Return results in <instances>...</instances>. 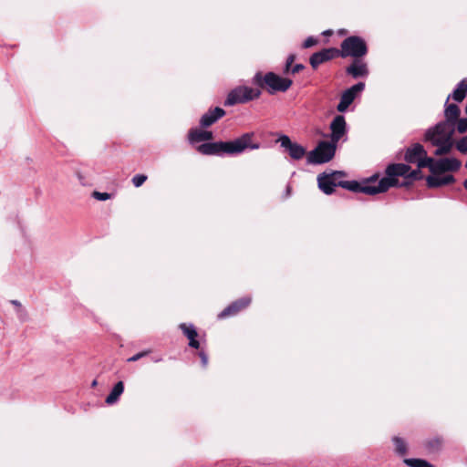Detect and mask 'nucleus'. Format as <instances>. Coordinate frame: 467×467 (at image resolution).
I'll return each instance as SVG.
<instances>
[{"mask_svg": "<svg viewBox=\"0 0 467 467\" xmlns=\"http://www.w3.org/2000/svg\"><path fill=\"white\" fill-rule=\"evenodd\" d=\"M254 138V132H244L232 140L204 142L197 147V150L203 155L236 156L247 150H259L261 143Z\"/></svg>", "mask_w": 467, "mask_h": 467, "instance_id": "f257e3e1", "label": "nucleus"}, {"mask_svg": "<svg viewBox=\"0 0 467 467\" xmlns=\"http://www.w3.org/2000/svg\"><path fill=\"white\" fill-rule=\"evenodd\" d=\"M252 84L259 88H266L270 95L276 92H285L293 85V80L288 78H284L278 74L269 71L263 75L261 71L254 74L252 78Z\"/></svg>", "mask_w": 467, "mask_h": 467, "instance_id": "f03ea898", "label": "nucleus"}, {"mask_svg": "<svg viewBox=\"0 0 467 467\" xmlns=\"http://www.w3.org/2000/svg\"><path fill=\"white\" fill-rule=\"evenodd\" d=\"M410 170V167L405 163L389 164L385 171L386 176L382 177L378 182L380 193L387 192L391 187H398L399 180L397 177L400 176L405 179Z\"/></svg>", "mask_w": 467, "mask_h": 467, "instance_id": "7ed1b4c3", "label": "nucleus"}, {"mask_svg": "<svg viewBox=\"0 0 467 467\" xmlns=\"http://www.w3.org/2000/svg\"><path fill=\"white\" fill-rule=\"evenodd\" d=\"M368 53V46L364 38L358 36L346 37L340 45L339 56L360 58Z\"/></svg>", "mask_w": 467, "mask_h": 467, "instance_id": "20e7f679", "label": "nucleus"}, {"mask_svg": "<svg viewBox=\"0 0 467 467\" xmlns=\"http://www.w3.org/2000/svg\"><path fill=\"white\" fill-rule=\"evenodd\" d=\"M262 92L259 88H253L247 86H238L233 88L227 95L223 105L232 107L236 104H244L258 99Z\"/></svg>", "mask_w": 467, "mask_h": 467, "instance_id": "39448f33", "label": "nucleus"}, {"mask_svg": "<svg viewBox=\"0 0 467 467\" xmlns=\"http://www.w3.org/2000/svg\"><path fill=\"white\" fill-rule=\"evenodd\" d=\"M337 145L332 141L320 140L316 148L308 152L307 163L323 164L330 161L336 154Z\"/></svg>", "mask_w": 467, "mask_h": 467, "instance_id": "423d86ee", "label": "nucleus"}, {"mask_svg": "<svg viewBox=\"0 0 467 467\" xmlns=\"http://www.w3.org/2000/svg\"><path fill=\"white\" fill-rule=\"evenodd\" d=\"M365 89L364 82H358L350 88L344 90L341 94L340 100L337 105V110L340 113L346 112L349 106L354 102L356 98Z\"/></svg>", "mask_w": 467, "mask_h": 467, "instance_id": "0eeeda50", "label": "nucleus"}, {"mask_svg": "<svg viewBox=\"0 0 467 467\" xmlns=\"http://www.w3.org/2000/svg\"><path fill=\"white\" fill-rule=\"evenodd\" d=\"M346 176L345 171H333L329 173L322 172L317 176L318 188L327 195H330L335 192L337 186H338L337 181V177Z\"/></svg>", "mask_w": 467, "mask_h": 467, "instance_id": "6e6552de", "label": "nucleus"}, {"mask_svg": "<svg viewBox=\"0 0 467 467\" xmlns=\"http://www.w3.org/2000/svg\"><path fill=\"white\" fill-rule=\"evenodd\" d=\"M338 186L348 190L352 192H362L368 195H375L380 193L379 189L375 185H364L363 182L360 183L358 181H338Z\"/></svg>", "mask_w": 467, "mask_h": 467, "instance_id": "1a4fd4ad", "label": "nucleus"}, {"mask_svg": "<svg viewBox=\"0 0 467 467\" xmlns=\"http://www.w3.org/2000/svg\"><path fill=\"white\" fill-rule=\"evenodd\" d=\"M277 142L288 151L289 156L294 160H301L306 154V149L302 145L293 142L287 135H280Z\"/></svg>", "mask_w": 467, "mask_h": 467, "instance_id": "9d476101", "label": "nucleus"}, {"mask_svg": "<svg viewBox=\"0 0 467 467\" xmlns=\"http://www.w3.org/2000/svg\"><path fill=\"white\" fill-rule=\"evenodd\" d=\"M461 161L456 158H441L434 161L431 168V173L439 174L446 171H456L461 168Z\"/></svg>", "mask_w": 467, "mask_h": 467, "instance_id": "9b49d317", "label": "nucleus"}, {"mask_svg": "<svg viewBox=\"0 0 467 467\" xmlns=\"http://www.w3.org/2000/svg\"><path fill=\"white\" fill-rule=\"evenodd\" d=\"M337 56H339L338 49L335 47L323 48L310 56L309 63L314 69H317L321 64L327 62Z\"/></svg>", "mask_w": 467, "mask_h": 467, "instance_id": "f8f14e48", "label": "nucleus"}, {"mask_svg": "<svg viewBox=\"0 0 467 467\" xmlns=\"http://www.w3.org/2000/svg\"><path fill=\"white\" fill-rule=\"evenodd\" d=\"M330 141L337 144L340 139L347 133V122L343 115H337L330 123Z\"/></svg>", "mask_w": 467, "mask_h": 467, "instance_id": "ddd939ff", "label": "nucleus"}, {"mask_svg": "<svg viewBox=\"0 0 467 467\" xmlns=\"http://www.w3.org/2000/svg\"><path fill=\"white\" fill-rule=\"evenodd\" d=\"M251 301L252 299L250 296H244L232 302L221 313L218 314V318L223 319L228 317L235 316L241 310L246 308L251 304Z\"/></svg>", "mask_w": 467, "mask_h": 467, "instance_id": "4468645a", "label": "nucleus"}, {"mask_svg": "<svg viewBox=\"0 0 467 467\" xmlns=\"http://www.w3.org/2000/svg\"><path fill=\"white\" fill-rule=\"evenodd\" d=\"M453 134L454 128H451L450 130V133H448L445 138H438L430 141L433 146L437 147L434 151L436 156H441L450 153L453 146Z\"/></svg>", "mask_w": 467, "mask_h": 467, "instance_id": "2eb2a0df", "label": "nucleus"}, {"mask_svg": "<svg viewBox=\"0 0 467 467\" xmlns=\"http://www.w3.org/2000/svg\"><path fill=\"white\" fill-rule=\"evenodd\" d=\"M451 128H454V126H451L445 120L440 121L426 130L424 135L425 140L431 141L438 138H445L450 133Z\"/></svg>", "mask_w": 467, "mask_h": 467, "instance_id": "dca6fc26", "label": "nucleus"}, {"mask_svg": "<svg viewBox=\"0 0 467 467\" xmlns=\"http://www.w3.org/2000/svg\"><path fill=\"white\" fill-rule=\"evenodd\" d=\"M346 73L353 78H367L369 70L367 63L359 58H354L352 63L346 67Z\"/></svg>", "mask_w": 467, "mask_h": 467, "instance_id": "f3484780", "label": "nucleus"}, {"mask_svg": "<svg viewBox=\"0 0 467 467\" xmlns=\"http://www.w3.org/2000/svg\"><path fill=\"white\" fill-rule=\"evenodd\" d=\"M226 114L225 110L221 107L210 109L200 119V126L202 128H209Z\"/></svg>", "mask_w": 467, "mask_h": 467, "instance_id": "a211bd4d", "label": "nucleus"}, {"mask_svg": "<svg viewBox=\"0 0 467 467\" xmlns=\"http://www.w3.org/2000/svg\"><path fill=\"white\" fill-rule=\"evenodd\" d=\"M444 108L445 121L451 124V126H454L461 114L459 106L455 103H449V100L446 99Z\"/></svg>", "mask_w": 467, "mask_h": 467, "instance_id": "6ab92c4d", "label": "nucleus"}, {"mask_svg": "<svg viewBox=\"0 0 467 467\" xmlns=\"http://www.w3.org/2000/svg\"><path fill=\"white\" fill-rule=\"evenodd\" d=\"M425 155H427V151L424 147L420 143H415L407 149L404 159L409 163H416L420 157Z\"/></svg>", "mask_w": 467, "mask_h": 467, "instance_id": "aec40b11", "label": "nucleus"}, {"mask_svg": "<svg viewBox=\"0 0 467 467\" xmlns=\"http://www.w3.org/2000/svg\"><path fill=\"white\" fill-rule=\"evenodd\" d=\"M455 182V178L451 174H448L442 177L437 176L436 174L429 175L426 178L427 186L429 188H439L444 185L451 184Z\"/></svg>", "mask_w": 467, "mask_h": 467, "instance_id": "412c9836", "label": "nucleus"}, {"mask_svg": "<svg viewBox=\"0 0 467 467\" xmlns=\"http://www.w3.org/2000/svg\"><path fill=\"white\" fill-rule=\"evenodd\" d=\"M467 96V79H462L453 89V91L447 97L446 99H452L455 102L461 103Z\"/></svg>", "mask_w": 467, "mask_h": 467, "instance_id": "4be33fe9", "label": "nucleus"}, {"mask_svg": "<svg viewBox=\"0 0 467 467\" xmlns=\"http://www.w3.org/2000/svg\"><path fill=\"white\" fill-rule=\"evenodd\" d=\"M213 139V132L199 129H191L188 133L190 143L194 144L201 141H207Z\"/></svg>", "mask_w": 467, "mask_h": 467, "instance_id": "5701e85b", "label": "nucleus"}, {"mask_svg": "<svg viewBox=\"0 0 467 467\" xmlns=\"http://www.w3.org/2000/svg\"><path fill=\"white\" fill-rule=\"evenodd\" d=\"M443 446V439L441 436H435L425 441L424 447L429 453H439Z\"/></svg>", "mask_w": 467, "mask_h": 467, "instance_id": "b1692460", "label": "nucleus"}, {"mask_svg": "<svg viewBox=\"0 0 467 467\" xmlns=\"http://www.w3.org/2000/svg\"><path fill=\"white\" fill-rule=\"evenodd\" d=\"M124 391V383L122 381H118L110 390L109 394L107 396L105 402L108 405H113L115 404L121 394Z\"/></svg>", "mask_w": 467, "mask_h": 467, "instance_id": "393cba45", "label": "nucleus"}, {"mask_svg": "<svg viewBox=\"0 0 467 467\" xmlns=\"http://www.w3.org/2000/svg\"><path fill=\"white\" fill-rule=\"evenodd\" d=\"M394 445V451L398 456H404L408 452L407 441L399 436H393L391 439Z\"/></svg>", "mask_w": 467, "mask_h": 467, "instance_id": "a878e982", "label": "nucleus"}, {"mask_svg": "<svg viewBox=\"0 0 467 467\" xmlns=\"http://www.w3.org/2000/svg\"><path fill=\"white\" fill-rule=\"evenodd\" d=\"M403 462L409 467H435L424 459L407 458L403 460Z\"/></svg>", "mask_w": 467, "mask_h": 467, "instance_id": "bb28decb", "label": "nucleus"}, {"mask_svg": "<svg viewBox=\"0 0 467 467\" xmlns=\"http://www.w3.org/2000/svg\"><path fill=\"white\" fill-rule=\"evenodd\" d=\"M179 327L182 331V333L187 337L188 339L198 337L197 330L192 323H181L179 325Z\"/></svg>", "mask_w": 467, "mask_h": 467, "instance_id": "cd10ccee", "label": "nucleus"}, {"mask_svg": "<svg viewBox=\"0 0 467 467\" xmlns=\"http://www.w3.org/2000/svg\"><path fill=\"white\" fill-rule=\"evenodd\" d=\"M434 161L435 160L433 158L425 155L420 157L416 163L419 169L429 168L430 171L431 172V168L434 163Z\"/></svg>", "mask_w": 467, "mask_h": 467, "instance_id": "c85d7f7f", "label": "nucleus"}, {"mask_svg": "<svg viewBox=\"0 0 467 467\" xmlns=\"http://www.w3.org/2000/svg\"><path fill=\"white\" fill-rule=\"evenodd\" d=\"M296 54H289L285 59V67L283 68V73L285 75H290V70L293 67V63L296 60Z\"/></svg>", "mask_w": 467, "mask_h": 467, "instance_id": "c756f323", "label": "nucleus"}, {"mask_svg": "<svg viewBox=\"0 0 467 467\" xmlns=\"http://www.w3.org/2000/svg\"><path fill=\"white\" fill-rule=\"evenodd\" d=\"M422 178H423L422 172H421L420 169H419V168L416 170L410 169V171H408V173L405 176L406 180H410L411 182L419 181V180H421Z\"/></svg>", "mask_w": 467, "mask_h": 467, "instance_id": "7c9ffc66", "label": "nucleus"}, {"mask_svg": "<svg viewBox=\"0 0 467 467\" xmlns=\"http://www.w3.org/2000/svg\"><path fill=\"white\" fill-rule=\"evenodd\" d=\"M455 148L457 149L458 151H460L462 154L467 153V135L460 139L455 143Z\"/></svg>", "mask_w": 467, "mask_h": 467, "instance_id": "2f4dec72", "label": "nucleus"}, {"mask_svg": "<svg viewBox=\"0 0 467 467\" xmlns=\"http://www.w3.org/2000/svg\"><path fill=\"white\" fill-rule=\"evenodd\" d=\"M457 131L459 133H464L467 131V118L458 119L457 120Z\"/></svg>", "mask_w": 467, "mask_h": 467, "instance_id": "473e14b6", "label": "nucleus"}, {"mask_svg": "<svg viewBox=\"0 0 467 467\" xmlns=\"http://www.w3.org/2000/svg\"><path fill=\"white\" fill-rule=\"evenodd\" d=\"M147 180V176L144 174H136L132 178V183L135 187L141 186Z\"/></svg>", "mask_w": 467, "mask_h": 467, "instance_id": "72a5a7b5", "label": "nucleus"}, {"mask_svg": "<svg viewBox=\"0 0 467 467\" xmlns=\"http://www.w3.org/2000/svg\"><path fill=\"white\" fill-rule=\"evenodd\" d=\"M92 197L98 201H107L111 198V194L109 192H93Z\"/></svg>", "mask_w": 467, "mask_h": 467, "instance_id": "f704fd0d", "label": "nucleus"}, {"mask_svg": "<svg viewBox=\"0 0 467 467\" xmlns=\"http://www.w3.org/2000/svg\"><path fill=\"white\" fill-rule=\"evenodd\" d=\"M318 43L317 38L314 36H308L302 44L303 48H310Z\"/></svg>", "mask_w": 467, "mask_h": 467, "instance_id": "c9c22d12", "label": "nucleus"}, {"mask_svg": "<svg viewBox=\"0 0 467 467\" xmlns=\"http://www.w3.org/2000/svg\"><path fill=\"white\" fill-rule=\"evenodd\" d=\"M16 316L21 322H26L28 320V314L25 307L16 309Z\"/></svg>", "mask_w": 467, "mask_h": 467, "instance_id": "e433bc0d", "label": "nucleus"}, {"mask_svg": "<svg viewBox=\"0 0 467 467\" xmlns=\"http://www.w3.org/2000/svg\"><path fill=\"white\" fill-rule=\"evenodd\" d=\"M150 352V350H144V351L139 352V353L133 355L132 357L129 358L128 362H135V361L140 359L141 358L149 355Z\"/></svg>", "mask_w": 467, "mask_h": 467, "instance_id": "4c0bfd02", "label": "nucleus"}, {"mask_svg": "<svg viewBox=\"0 0 467 467\" xmlns=\"http://www.w3.org/2000/svg\"><path fill=\"white\" fill-rule=\"evenodd\" d=\"M378 178H379V175L378 174H374V175L370 176L368 179L365 180L363 182V184L364 185H368H368H375V186H377L378 182H379V181H378Z\"/></svg>", "mask_w": 467, "mask_h": 467, "instance_id": "58836bf2", "label": "nucleus"}, {"mask_svg": "<svg viewBox=\"0 0 467 467\" xmlns=\"http://www.w3.org/2000/svg\"><path fill=\"white\" fill-rule=\"evenodd\" d=\"M305 68H306V66L301 63L293 65V67L290 70V74L296 75V74L299 73L300 71L304 70Z\"/></svg>", "mask_w": 467, "mask_h": 467, "instance_id": "ea45409f", "label": "nucleus"}, {"mask_svg": "<svg viewBox=\"0 0 467 467\" xmlns=\"http://www.w3.org/2000/svg\"><path fill=\"white\" fill-rule=\"evenodd\" d=\"M198 356L201 358L202 366L206 368L208 365V355L203 350H201Z\"/></svg>", "mask_w": 467, "mask_h": 467, "instance_id": "a19ab883", "label": "nucleus"}, {"mask_svg": "<svg viewBox=\"0 0 467 467\" xmlns=\"http://www.w3.org/2000/svg\"><path fill=\"white\" fill-rule=\"evenodd\" d=\"M196 338L197 337L189 339V346L192 348L198 349L200 348V342Z\"/></svg>", "mask_w": 467, "mask_h": 467, "instance_id": "79ce46f5", "label": "nucleus"}, {"mask_svg": "<svg viewBox=\"0 0 467 467\" xmlns=\"http://www.w3.org/2000/svg\"><path fill=\"white\" fill-rule=\"evenodd\" d=\"M411 183H412V182L410 180L404 179V181L402 182H398V186L399 187H408Z\"/></svg>", "mask_w": 467, "mask_h": 467, "instance_id": "37998d69", "label": "nucleus"}, {"mask_svg": "<svg viewBox=\"0 0 467 467\" xmlns=\"http://www.w3.org/2000/svg\"><path fill=\"white\" fill-rule=\"evenodd\" d=\"M10 303L16 307V309L18 308H21L23 307L22 304L20 303V301L16 300V299H13L10 301Z\"/></svg>", "mask_w": 467, "mask_h": 467, "instance_id": "c03bdc74", "label": "nucleus"}, {"mask_svg": "<svg viewBox=\"0 0 467 467\" xmlns=\"http://www.w3.org/2000/svg\"><path fill=\"white\" fill-rule=\"evenodd\" d=\"M331 34H332L331 30H326V31L323 32L324 36H330Z\"/></svg>", "mask_w": 467, "mask_h": 467, "instance_id": "a18cd8bd", "label": "nucleus"}, {"mask_svg": "<svg viewBox=\"0 0 467 467\" xmlns=\"http://www.w3.org/2000/svg\"><path fill=\"white\" fill-rule=\"evenodd\" d=\"M152 360H153L154 362H160V361H161V360H162V358H152Z\"/></svg>", "mask_w": 467, "mask_h": 467, "instance_id": "49530a36", "label": "nucleus"}, {"mask_svg": "<svg viewBox=\"0 0 467 467\" xmlns=\"http://www.w3.org/2000/svg\"><path fill=\"white\" fill-rule=\"evenodd\" d=\"M463 187L465 188V190L467 191V178L464 180L463 182Z\"/></svg>", "mask_w": 467, "mask_h": 467, "instance_id": "de8ad7c7", "label": "nucleus"}, {"mask_svg": "<svg viewBox=\"0 0 467 467\" xmlns=\"http://www.w3.org/2000/svg\"><path fill=\"white\" fill-rule=\"evenodd\" d=\"M286 193H287V195H289V193H290V187L289 186H287V188H286Z\"/></svg>", "mask_w": 467, "mask_h": 467, "instance_id": "09e8293b", "label": "nucleus"}, {"mask_svg": "<svg viewBox=\"0 0 467 467\" xmlns=\"http://www.w3.org/2000/svg\"><path fill=\"white\" fill-rule=\"evenodd\" d=\"M96 385H97V380L95 379V380H93V382H92V386H96Z\"/></svg>", "mask_w": 467, "mask_h": 467, "instance_id": "8fccbe9b", "label": "nucleus"}]
</instances>
